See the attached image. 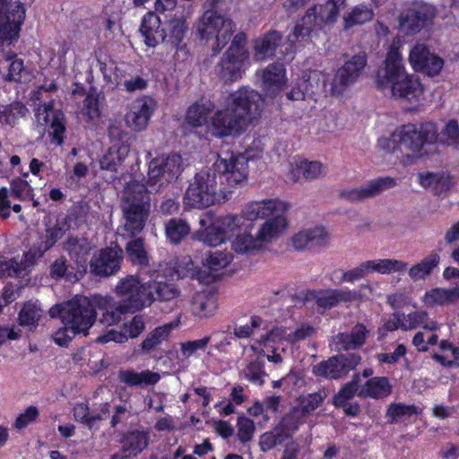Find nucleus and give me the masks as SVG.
<instances>
[{"label":"nucleus","instance_id":"ddd939ff","mask_svg":"<svg viewBox=\"0 0 459 459\" xmlns=\"http://www.w3.org/2000/svg\"><path fill=\"white\" fill-rule=\"evenodd\" d=\"M117 437L120 449L111 455L110 459H136L148 448L151 442V431L145 427L118 431Z\"/></svg>","mask_w":459,"mask_h":459},{"label":"nucleus","instance_id":"4468645a","mask_svg":"<svg viewBox=\"0 0 459 459\" xmlns=\"http://www.w3.org/2000/svg\"><path fill=\"white\" fill-rule=\"evenodd\" d=\"M368 63V56L362 51L351 56L335 72L331 84L333 96H340L362 75Z\"/></svg>","mask_w":459,"mask_h":459},{"label":"nucleus","instance_id":"bb28decb","mask_svg":"<svg viewBox=\"0 0 459 459\" xmlns=\"http://www.w3.org/2000/svg\"><path fill=\"white\" fill-rule=\"evenodd\" d=\"M64 247L74 261L76 268L82 271V273L85 276L87 262L91 250L90 241L85 238L69 236L65 242Z\"/></svg>","mask_w":459,"mask_h":459},{"label":"nucleus","instance_id":"a19ab883","mask_svg":"<svg viewBox=\"0 0 459 459\" xmlns=\"http://www.w3.org/2000/svg\"><path fill=\"white\" fill-rule=\"evenodd\" d=\"M421 412L422 410L414 404L393 403L388 406L385 417L390 424H395L403 418H410Z\"/></svg>","mask_w":459,"mask_h":459},{"label":"nucleus","instance_id":"69168bd1","mask_svg":"<svg viewBox=\"0 0 459 459\" xmlns=\"http://www.w3.org/2000/svg\"><path fill=\"white\" fill-rule=\"evenodd\" d=\"M145 328V323L142 315H135L133 318L124 324L123 332L125 335L132 339L138 337Z\"/></svg>","mask_w":459,"mask_h":459},{"label":"nucleus","instance_id":"c85d7f7f","mask_svg":"<svg viewBox=\"0 0 459 459\" xmlns=\"http://www.w3.org/2000/svg\"><path fill=\"white\" fill-rule=\"evenodd\" d=\"M368 330L362 323H357L351 333H339L334 337L335 351L356 350L362 347L368 336Z\"/></svg>","mask_w":459,"mask_h":459},{"label":"nucleus","instance_id":"052dcab7","mask_svg":"<svg viewBox=\"0 0 459 459\" xmlns=\"http://www.w3.org/2000/svg\"><path fill=\"white\" fill-rule=\"evenodd\" d=\"M11 196L25 200L33 196V188L25 179H13L11 182Z\"/></svg>","mask_w":459,"mask_h":459},{"label":"nucleus","instance_id":"2eb2a0df","mask_svg":"<svg viewBox=\"0 0 459 459\" xmlns=\"http://www.w3.org/2000/svg\"><path fill=\"white\" fill-rule=\"evenodd\" d=\"M368 63V56L362 51L351 56L335 72L331 84L333 96H340L362 75Z\"/></svg>","mask_w":459,"mask_h":459},{"label":"nucleus","instance_id":"cd10ccee","mask_svg":"<svg viewBox=\"0 0 459 459\" xmlns=\"http://www.w3.org/2000/svg\"><path fill=\"white\" fill-rule=\"evenodd\" d=\"M283 40L282 34L276 30H270L254 40V57L264 61L273 57Z\"/></svg>","mask_w":459,"mask_h":459},{"label":"nucleus","instance_id":"c03bdc74","mask_svg":"<svg viewBox=\"0 0 459 459\" xmlns=\"http://www.w3.org/2000/svg\"><path fill=\"white\" fill-rule=\"evenodd\" d=\"M368 272H377L382 274L400 273L407 268V263L396 259H377L366 261Z\"/></svg>","mask_w":459,"mask_h":459},{"label":"nucleus","instance_id":"0eeeda50","mask_svg":"<svg viewBox=\"0 0 459 459\" xmlns=\"http://www.w3.org/2000/svg\"><path fill=\"white\" fill-rule=\"evenodd\" d=\"M233 22L217 11L206 10L195 23L198 39L208 44L212 41V56H216L229 43L233 34Z\"/></svg>","mask_w":459,"mask_h":459},{"label":"nucleus","instance_id":"20e7f679","mask_svg":"<svg viewBox=\"0 0 459 459\" xmlns=\"http://www.w3.org/2000/svg\"><path fill=\"white\" fill-rule=\"evenodd\" d=\"M438 138V126L434 121H423L420 124H406L398 126L388 137L378 139L381 150L393 153L402 147L411 152H419L425 146L436 144Z\"/></svg>","mask_w":459,"mask_h":459},{"label":"nucleus","instance_id":"a18cd8bd","mask_svg":"<svg viewBox=\"0 0 459 459\" xmlns=\"http://www.w3.org/2000/svg\"><path fill=\"white\" fill-rule=\"evenodd\" d=\"M118 379L130 386H136L140 385L142 383L154 385L158 382L159 376L150 371L137 373L133 370H120Z\"/></svg>","mask_w":459,"mask_h":459},{"label":"nucleus","instance_id":"4c0bfd02","mask_svg":"<svg viewBox=\"0 0 459 459\" xmlns=\"http://www.w3.org/2000/svg\"><path fill=\"white\" fill-rule=\"evenodd\" d=\"M374 12L372 8L365 4L354 6L343 16L344 30L351 29L357 25H362L373 19Z\"/></svg>","mask_w":459,"mask_h":459},{"label":"nucleus","instance_id":"de8ad7c7","mask_svg":"<svg viewBox=\"0 0 459 459\" xmlns=\"http://www.w3.org/2000/svg\"><path fill=\"white\" fill-rule=\"evenodd\" d=\"M171 325H164L156 327L142 342L141 348L145 352H150L157 348L163 341H166L171 333Z\"/></svg>","mask_w":459,"mask_h":459},{"label":"nucleus","instance_id":"49530a36","mask_svg":"<svg viewBox=\"0 0 459 459\" xmlns=\"http://www.w3.org/2000/svg\"><path fill=\"white\" fill-rule=\"evenodd\" d=\"M126 253L128 259L134 264L146 265L149 263V257L143 238H133L128 241L126 246Z\"/></svg>","mask_w":459,"mask_h":459},{"label":"nucleus","instance_id":"f03ea898","mask_svg":"<svg viewBox=\"0 0 459 459\" xmlns=\"http://www.w3.org/2000/svg\"><path fill=\"white\" fill-rule=\"evenodd\" d=\"M248 174H195L185 194V204L196 209L230 200L234 189L247 182Z\"/></svg>","mask_w":459,"mask_h":459},{"label":"nucleus","instance_id":"338daca9","mask_svg":"<svg viewBox=\"0 0 459 459\" xmlns=\"http://www.w3.org/2000/svg\"><path fill=\"white\" fill-rule=\"evenodd\" d=\"M428 317L429 314L425 310L411 312L406 316H404V322L402 325V329L407 331L422 326V325L427 321Z\"/></svg>","mask_w":459,"mask_h":459},{"label":"nucleus","instance_id":"a878e982","mask_svg":"<svg viewBox=\"0 0 459 459\" xmlns=\"http://www.w3.org/2000/svg\"><path fill=\"white\" fill-rule=\"evenodd\" d=\"M212 126V134L217 137L240 134L246 128L227 108L214 113Z\"/></svg>","mask_w":459,"mask_h":459},{"label":"nucleus","instance_id":"3c124183","mask_svg":"<svg viewBox=\"0 0 459 459\" xmlns=\"http://www.w3.org/2000/svg\"><path fill=\"white\" fill-rule=\"evenodd\" d=\"M437 143L459 147V123L456 119H450L441 132L438 131V138L436 143Z\"/></svg>","mask_w":459,"mask_h":459},{"label":"nucleus","instance_id":"c9c22d12","mask_svg":"<svg viewBox=\"0 0 459 459\" xmlns=\"http://www.w3.org/2000/svg\"><path fill=\"white\" fill-rule=\"evenodd\" d=\"M189 223L182 218H171L165 223V235L173 245L180 244L189 234Z\"/></svg>","mask_w":459,"mask_h":459},{"label":"nucleus","instance_id":"412c9836","mask_svg":"<svg viewBox=\"0 0 459 459\" xmlns=\"http://www.w3.org/2000/svg\"><path fill=\"white\" fill-rule=\"evenodd\" d=\"M286 82V69L282 63L269 64L262 72V90L267 97L275 98Z\"/></svg>","mask_w":459,"mask_h":459},{"label":"nucleus","instance_id":"bf43d9fd","mask_svg":"<svg viewBox=\"0 0 459 459\" xmlns=\"http://www.w3.org/2000/svg\"><path fill=\"white\" fill-rule=\"evenodd\" d=\"M238 437L242 443H247L252 440L255 427L254 421L244 416H238L237 421Z\"/></svg>","mask_w":459,"mask_h":459},{"label":"nucleus","instance_id":"774afa93","mask_svg":"<svg viewBox=\"0 0 459 459\" xmlns=\"http://www.w3.org/2000/svg\"><path fill=\"white\" fill-rule=\"evenodd\" d=\"M312 295L315 296L316 304L317 307L323 308L324 310L331 309L339 305L336 290H325L320 295H316V292L313 291Z\"/></svg>","mask_w":459,"mask_h":459},{"label":"nucleus","instance_id":"6ab92c4d","mask_svg":"<svg viewBox=\"0 0 459 459\" xmlns=\"http://www.w3.org/2000/svg\"><path fill=\"white\" fill-rule=\"evenodd\" d=\"M395 185V179L391 177L378 178L371 180L367 186L342 189L339 192V196L340 198L351 203L362 202L379 195L385 190L391 188Z\"/></svg>","mask_w":459,"mask_h":459},{"label":"nucleus","instance_id":"9b49d317","mask_svg":"<svg viewBox=\"0 0 459 459\" xmlns=\"http://www.w3.org/2000/svg\"><path fill=\"white\" fill-rule=\"evenodd\" d=\"M25 17L26 9L22 2L0 0V48L18 40Z\"/></svg>","mask_w":459,"mask_h":459},{"label":"nucleus","instance_id":"58836bf2","mask_svg":"<svg viewBox=\"0 0 459 459\" xmlns=\"http://www.w3.org/2000/svg\"><path fill=\"white\" fill-rule=\"evenodd\" d=\"M312 372L316 377L326 379H339L345 376L337 356H333L313 366Z\"/></svg>","mask_w":459,"mask_h":459},{"label":"nucleus","instance_id":"dca6fc26","mask_svg":"<svg viewBox=\"0 0 459 459\" xmlns=\"http://www.w3.org/2000/svg\"><path fill=\"white\" fill-rule=\"evenodd\" d=\"M242 220L243 217L237 214L220 216L204 230H198L197 238L207 246L217 247L235 234Z\"/></svg>","mask_w":459,"mask_h":459},{"label":"nucleus","instance_id":"c756f323","mask_svg":"<svg viewBox=\"0 0 459 459\" xmlns=\"http://www.w3.org/2000/svg\"><path fill=\"white\" fill-rule=\"evenodd\" d=\"M327 232L324 227H316L301 230L292 238V244L296 250L313 249L325 244Z\"/></svg>","mask_w":459,"mask_h":459},{"label":"nucleus","instance_id":"e2e57ef3","mask_svg":"<svg viewBox=\"0 0 459 459\" xmlns=\"http://www.w3.org/2000/svg\"><path fill=\"white\" fill-rule=\"evenodd\" d=\"M369 273L368 268L366 262L359 264L358 266L343 272L342 273L341 278L338 281L339 284L343 282L353 283L357 281L363 279L366 275Z\"/></svg>","mask_w":459,"mask_h":459},{"label":"nucleus","instance_id":"72a5a7b5","mask_svg":"<svg viewBox=\"0 0 459 459\" xmlns=\"http://www.w3.org/2000/svg\"><path fill=\"white\" fill-rule=\"evenodd\" d=\"M183 159L178 152L160 155L150 161L148 172H183Z\"/></svg>","mask_w":459,"mask_h":459},{"label":"nucleus","instance_id":"9d476101","mask_svg":"<svg viewBox=\"0 0 459 459\" xmlns=\"http://www.w3.org/2000/svg\"><path fill=\"white\" fill-rule=\"evenodd\" d=\"M435 5L428 3H415L403 10L398 16V31L403 37H412L423 29L430 27L437 17Z\"/></svg>","mask_w":459,"mask_h":459},{"label":"nucleus","instance_id":"864d4df0","mask_svg":"<svg viewBox=\"0 0 459 459\" xmlns=\"http://www.w3.org/2000/svg\"><path fill=\"white\" fill-rule=\"evenodd\" d=\"M232 258V255L228 252H211L205 258L204 265L211 272H218L227 267L231 263Z\"/></svg>","mask_w":459,"mask_h":459},{"label":"nucleus","instance_id":"09e8293b","mask_svg":"<svg viewBox=\"0 0 459 459\" xmlns=\"http://www.w3.org/2000/svg\"><path fill=\"white\" fill-rule=\"evenodd\" d=\"M125 149L111 146L100 160V169L109 172H117L118 166L124 160Z\"/></svg>","mask_w":459,"mask_h":459},{"label":"nucleus","instance_id":"680f3d73","mask_svg":"<svg viewBox=\"0 0 459 459\" xmlns=\"http://www.w3.org/2000/svg\"><path fill=\"white\" fill-rule=\"evenodd\" d=\"M39 416V409L34 405H30L25 411L18 415L13 427L16 429H22L30 424L35 422Z\"/></svg>","mask_w":459,"mask_h":459},{"label":"nucleus","instance_id":"4d7b16f0","mask_svg":"<svg viewBox=\"0 0 459 459\" xmlns=\"http://www.w3.org/2000/svg\"><path fill=\"white\" fill-rule=\"evenodd\" d=\"M266 376L264 364L258 359L251 361L246 368L245 377L252 383L262 386L264 384V377Z\"/></svg>","mask_w":459,"mask_h":459},{"label":"nucleus","instance_id":"5701e85b","mask_svg":"<svg viewBox=\"0 0 459 459\" xmlns=\"http://www.w3.org/2000/svg\"><path fill=\"white\" fill-rule=\"evenodd\" d=\"M95 306L96 311L101 313L100 322L107 326L117 325L126 314L130 313L129 308L111 297L95 296Z\"/></svg>","mask_w":459,"mask_h":459},{"label":"nucleus","instance_id":"5fc2aeb1","mask_svg":"<svg viewBox=\"0 0 459 459\" xmlns=\"http://www.w3.org/2000/svg\"><path fill=\"white\" fill-rule=\"evenodd\" d=\"M73 411L75 420L84 424L90 429L94 427L96 421L102 420L100 414H91L89 405L84 403H76Z\"/></svg>","mask_w":459,"mask_h":459},{"label":"nucleus","instance_id":"7ed1b4c3","mask_svg":"<svg viewBox=\"0 0 459 459\" xmlns=\"http://www.w3.org/2000/svg\"><path fill=\"white\" fill-rule=\"evenodd\" d=\"M376 84L378 89H389L393 97L408 101H419L423 87L414 74L405 71L402 54L392 47L386 53L384 66L377 72Z\"/></svg>","mask_w":459,"mask_h":459},{"label":"nucleus","instance_id":"4be33fe9","mask_svg":"<svg viewBox=\"0 0 459 459\" xmlns=\"http://www.w3.org/2000/svg\"><path fill=\"white\" fill-rule=\"evenodd\" d=\"M189 32L187 19L184 14H174L164 23V42L170 45L176 50L186 47L184 42Z\"/></svg>","mask_w":459,"mask_h":459},{"label":"nucleus","instance_id":"603ef678","mask_svg":"<svg viewBox=\"0 0 459 459\" xmlns=\"http://www.w3.org/2000/svg\"><path fill=\"white\" fill-rule=\"evenodd\" d=\"M209 111L205 105L195 102L188 107L186 120L193 127L201 126L206 122Z\"/></svg>","mask_w":459,"mask_h":459},{"label":"nucleus","instance_id":"1a4fd4ad","mask_svg":"<svg viewBox=\"0 0 459 459\" xmlns=\"http://www.w3.org/2000/svg\"><path fill=\"white\" fill-rule=\"evenodd\" d=\"M263 99L261 94L248 87L242 86L231 92L227 99L226 108L242 126H247L260 115Z\"/></svg>","mask_w":459,"mask_h":459},{"label":"nucleus","instance_id":"473e14b6","mask_svg":"<svg viewBox=\"0 0 459 459\" xmlns=\"http://www.w3.org/2000/svg\"><path fill=\"white\" fill-rule=\"evenodd\" d=\"M419 182L429 188L433 195L440 196L451 188L454 181L451 174H419Z\"/></svg>","mask_w":459,"mask_h":459},{"label":"nucleus","instance_id":"f3484780","mask_svg":"<svg viewBox=\"0 0 459 459\" xmlns=\"http://www.w3.org/2000/svg\"><path fill=\"white\" fill-rule=\"evenodd\" d=\"M123 257V249L118 246L102 248L90 261L91 273L100 277L113 275L120 270Z\"/></svg>","mask_w":459,"mask_h":459},{"label":"nucleus","instance_id":"39448f33","mask_svg":"<svg viewBox=\"0 0 459 459\" xmlns=\"http://www.w3.org/2000/svg\"><path fill=\"white\" fill-rule=\"evenodd\" d=\"M151 198L145 185L130 179L125 186L122 210L125 218L123 230L128 237L134 238L144 228L150 215Z\"/></svg>","mask_w":459,"mask_h":459},{"label":"nucleus","instance_id":"6e6552de","mask_svg":"<svg viewBox=\"0 0 459 459\" xmlns=\"http://www.w3.org/2000/svg\"><path fill=\"white\" fill-rule=\"evenodd\" d=\"M346 4V0H327L320 6L319 13L316 5L309 7L305 15L296 23L292 32L288 36L291 45L297 42L307 41L317 20L325 23H333L339 16L340 10Z\"/></svg>","mask_w":459,"mask_h":459},{"label":"nucleus","instance_id":"423d86ee","mask_svg":"<svg viewBox=\"0 0 459 459\" xmlns=\"http://www.w3.org/2000/svg\"><path fill=\"white\" fill-rule=\"evenodd\" d=\"M52 317H59L65 325H72L79 333H86L96 321L95 296L90 299L76 296L63 304H56L49 310Z\"/></svg>","mask_w":459,"mask_h":459},{"label":"nucleus","instance_id":"13d9d810","mask_svg":"<svg viewBox=\"0 0 459 459\" xmlns=\"http://www.w3.org/2000/svg\"><path fill=\"white\" fill-rule=\"evenodd\" d=\"M290 172H321L323 164L317 160H308L302 156H296L290 163Z\"/></svg>","mask_w":459,"mask_h":459},{"label":"nucleus","instance_id":"f704fd0d","mask_svg":"<svg viewBox=\"0 0 459 459\" xmlns=\"http://www.w3.org/2000/svg\"><path fill=\"white\" fill-rule=\"evenodd\" d=\"M193 313L201 318L214 315L218 308L217 298L213 293L197 292L192 299Z\"/></svg>","mask_w":459,"mask_h":459},{"label":"nucleus","instance_id":"8fccbe9b","mask_svg":"<svg viewBox=\"0 0 459 459\" xmlns=\"http://www.w3.org/2000/svg\"><path fill=\"white\" fill-rule=\"evenodd\" d=\"M42 310L31 301L25 302L22 307L18 320L22 326H36L41 317Z\"/></svg>","mask_w":459,"mask_h":459},{"label":"nucleus","instance_id":"b1692460","mask_svg":"<svg viewBox=\"0 0 459 459\" xmlns=\"http://www.w3.org/2000/svg\"><path fill=\"white\" fill-rule=\"evenodd\" d=\"M155 107L156 102L151 97L137 100L132 109L126 115V124L135 131L143 130L147 126Z\"/></svg>","mask_w":459,"mask_h":459},{"label":"nucleus","instance_id":"0e129e2a","mask_svg":"<svg viewBox=\"0 0 459 459\" xmlns=\"http://www.w3.org/2000/svg\"><path fill=\"white\" fill-rule=\"evenodd\" d=\"M50 128L52 129V141L58 145L62 144L64 143L65 133V125L63 114H54Z\"/></svg>","mask_w":459,"mask_h":459},{"label":"nucleus","instance_id":"aec40b11","mask_svg":"<svg viewBox=\"0 0 459 459\" xmlns=\"http://www.w3.org/2000/svg\"><path fill=\"white\" fill-rule=\"evenodd\" d=\"M248 58V56H238L226 50L220 62L216 65L215 72L225 83L237 82L245 74Z\"/></svg>","mask_w":459,"mask_h":459},{"label":"nucleus","instance_id":"79ce46f5","mask_svg":"<svg viewBox=\"0 0 459 459\" xmlns=\"http://www.w3.org/2000/svg\"><path fill=\"white\" fill-rule=\"evenodd\" d=\"M439 262V255L436 252H431L421 262L410 268L409 276L413 281L424 279L432 273L434 268L438 265Z\"/></svg>","mask_w":459,"mask_h":459},{"label":"nucleus","instance_id":"f257e3e1","mask_svg":"<svg viewBox=\"0 0 459 459\" xmlns=\"http://www.w3.org/2000/svg\"><path fill=\"white\" fill-rule=\"evenodd\" d=\"M289 204L279 199H266L249 204L243 220L236 230L232 249L238 254H247L259 249L263 242L278 237L288 226L285 213Z\"/></svg>","mask_w":459,"mask_h":459},{"label":"nucleus","instance_id":"e433bc0d","mask_svg":"<svg viewBox=\"0 0 459 459\" xmlns=\"http://www.w3.org/2000/svg\"><path fill=\"white\" fill-rule=\"evenodd\" d=\"M67 221L68 219L57 218L54 225H47L45 234L40 238L45 249L50 250L70 230L71 225Z\"/></svg>","mask_w":459,"mask_h":459},{"label":"nucleus","instance_id":"ea45409f","mask_svg":"<svg viewBox=\"0 0 459 459\" xmlns=\"http://www.w3.org/2000/svg\"><path fill=\"white\" fill-rule=\"evenodd\" d=\"M82 115L88 122L97 120L101 116L100 93L91 87L82 101Z\"/></svg>","mask_w":459,"mask_h":459},{"label":"nucleus","instance_id":"f8f14e48","mask_svg":"<svg viewBox=\"0 0 459 459\" xmlns=\"http://www.w3.org/2000/svg\"><path fill=\"white\" fill-rule=\"evenodd\" d=\"M119 301L123 303L129 312L134 313L152 304L149 281L143 282L137 275H127L122 278L115 290Z\"/></svg>","mask_w":459,"mask_h":459},{"label":"nucleus","instance_id":"a211bd4d","mask_svg":"<svg viewBox=\"0 0 459 459\" xmlns=\"http://www.w3.org/2000/svg\"><path fill=\"white\" fill-rule=\"evenodd\" d=\"M409 61L416 72L431 77L437 75L444 66V60L431 53L429 48L423 44H417L411 48Z\"/></svg>","mask_w":459,"mask_h":459},{"label":"nucleus","instance_id":"393cba45","mask_svg":"<svg viewBox=\"0 0 459 459\" xmlns=\"http://www.w3.org/2000/svg\"><path fill=\"white\" fill-rule=\"evenodd\" d=\"M139 31L149 48H154L166 39L164 26L161 27L160 18L155 12H147L143 16Z\"/></svg>","mask_w":459,"mask_h":459},{"label":"nucleus","instance_id":"7c9ffc66","mask_svg":"<svg viewBox=\"0 0 459 459\" xmlns=\"http://www.w3.org/2000/svg\"><path fill=\"white\" fill-rule=\"evenodd\" d=\"M49 275L56 281L65 280L73 283L80 281L84 277L82 271L76 268V266L70 264L64 255L57 257L51 263Z\"/></svg>","mask_w":459,"mask_h":459},{"label":"nucleus","instance_id":"37998d69","mask_svg":"<svg viewBox=\"0 0 459 459\" xmlns=\"http://www.w3.org/2000/svg\"><path fill=\"white\" fill-rule=\"evenodd\" d=\"M149 290H151L152 303L155 300H171L179 295L174 284L163 281H149Z\"/></svg>","mask_w":459,"mask_h":459},{"label":"nucleus","instance_id":"2f4dec72","mask_svg":"<svg viewBox=\"0 0 459 459\" xmlns=\"http://www.w3.org/2000/svg\"><path fill=\"white\" fill-rule=\"evenodd\" d=\"M393 386L386 377H374L368 379L358 395L364 398L383 399L391 394Z\"/></svg>","mask_w":459,"mask_h":459},{"label":"nucleus","instance_id":"6e6d98bb","mask_svg":"<svg viewBox=\"0 0 459 459\" xmlns=\"http://www.w3.org/2000/svg\"><path fill=\"white\" fill-rule=\"evenodd\" d=\"M359 377L355 375L351 382L346 383L341 387L337 394L333 397V404H340L352 399L358 390Z\"/></svg>","mask_w":459,"mask_h":459}]
</instances>
